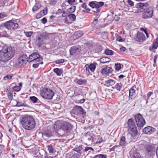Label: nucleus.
<instances>
[{
    "label": "nucleus",
    "instance_id": "obj_1",
    "mask_svg": "<svg viewBox=\"0 0 158 158\" xmlns=\"http://www.w3.org/2000/svg\"><path fill=\"white\" fill-rule=\"evenodd\" d=\"M20 125L25 129L31 130L35 127V123L33 117L31 115H21L19 118Z\"/></svg>",
    "mask_w": 158,
    "mask_h": 158
},
{
    "label": "nucleus",
    "instance_id": "obj_2",
    "mask_svg": "<svg viewBox=\"0 0 158 158\" xmlns=\"http://www.w3.org/2000/svg\"><path fill=\"white\" fill-rule=\"evenodd\" d=\"M15 52V48L12 47H4L1 51H0V57L2 55L6 59H11L14 56Z\"/></svg>",
    "mask_w": 158,
    "mask_h": 158
},
{
    "label": "nucleus",
    "instance_id": "obj_3",
    "mask_svg": "<svg viewBox=\"0 0 158 158\" xmlns=\"http://www.w3.org/2000/svg\"><path fill=\"white\" fill-rule=\"evenodd\" d=\"M128 130L130 133L129 135L133 137L136 135L138 133V130L132 118L129 119L128 120Z\"/></svg>",
    "mask_w": 158,
    "mask_h": 158
},
{
    "label": "nucleus",
    "instance_id": "obj_4",
    "mask_svg": "<svg viewBox=\"0 0 158 158\" xmlns=\"http://www.w3.org/2000/svg\"><path fill=\"white\" fill-rule=\"evenodd\" d=\"M54 94V93L52 90L46 88L43 89L40 93V96L42 98L47 99H51Z\"/></svg>",
    "mask_w": 158,
    "mask_h": 158
},
{
    "label": "nucleus",
    "instance_id": "obj_5",
    "mask_svg": "<svg viewBox=\"0 0 158 158\" xmlns=\"http://www.w3.org/2000/svg\"><path fill=\"white\" fill-rule=\"evenodd\" d=\"M48 38V35L45 33L38 35L36 38V43L38 46L41 47L45 43V40Z\"/></svg>",
    "mask_w": 158,
    "mask_h": 158
},
{
    "label": "nucleus",
    "instance_id": "obj_6",
    "mask_svg": "<svg viewBox=\"0 0 158 158\" xmlns=\"http://www.w3.org/2000/svg\"><path fill=\"white\" fill-rule=\"evenodd\" d=\"M56 127L57 130L59 131L61 129L64 131L68 132H69L72 129V126L71 124L67 122H64L60 125H54V128Z\"/></svg>",
    "mask_w": 158,
    "mask_h": 158
},
{
    "label": "nucleus",
    "instance_id": "obj_7",
    "mask_svg": "<svg viewBox=\"0 0 158 158\" xmlns=\"http://www.w3.org/2000/svg\"><path fill=\"white\" fill-rule=\"evenodd\" d=\"M135 123L137 126L140 128L143 127L146 122L143 117L140 113L136 114L135 116Z\"/></svg>",
    "mask_w": 158,
    "mask_h": 158
},
{
    "label": "nucleus",
    "instance_id": "obj_8",
    "mask_svg": "<svg viewBox=\"0 0 158 158\" xmlns=\"http://www.w3.org/2000/svg\"><path fill=\"white\" fill-rule=\"evenodd\" d=\"M4 26L7 29L12 30L17 29L18 27V24L12 20H10L5 22L4 23Z\"/></svg>",
    "mask_w": 158,
    "mask_h": 158
},
{
    "label": "nucleus",
    "instance_id": "obj_9",
    "mask_svg": "<svg viewBox=\"0 0 158 158\" xmlns=\"http://www.w3.org/2000/svg\"><path fill=\"white\" fill-rule=\"evenodd\" d=\"M73 113L77 115H80L83 114L84 110L81 106H76L72 110Z\"/></svg>",
    "mask_w": 158,
    "mask_h": 158
},
{
    "label": "nucleus",
    "instance_id": "obj_10",
    "mask_svg": "<svg viewBox=\"0 0 158 158\" xmlns=\"http://www.w3.org/2000/svg\"><path fill=\"white\" fill-rule=\"evenodd\" d=\"M104 3L103 2H97L92 1L89 2V5L92 8H96L98 9L103 6Z\"/></svg>",
    "mask_w": 158,
    "mask_h": 158
},
{
    "label": "nucleus",
    "instance_id": "obj_11",
    "mask_svg": "<svg viewBox=\"0 0 158 158\" xmlns=\"http://www.w3.org/2000/svg\"><path fill=\"white\" fill-rule=\"evenodd\" d=\"M112 71L113 70L111 67L106 66L102 69L101 73L103 75L107 76H108L110 73H111Z\"/></svg>",
    "mask_w": 158,
    "mask_h": 158
},
{
    "label": "nucleus",
    "instance_id": "obj_12",
    "mask_svg": "<svg viewBox=\"0 0 158 158\" xmlns=\"http://www.w3.org/2000/svg\"><path fill=\"white\" fill-rule=\"evenodd\" d=\"M80 46L79 45H76L72 47L70 49V54L71 55H76L80 51Z\"/></svg>",
    "mask_w": 158,
    "mask_h": 158
},
{
    "label": "nucleus",
    "instance_id": "obj_13",
    "mask_svg": "<svg viewBox=\"0 0 158 158\" xmlns=\"http://www.w3.org/2000/svg\"><path fill=\"white\" fill-rule=\"evenodd\" d=\"M153 13L152 9V8H149L143 13V17L144 19L151 18L152 15Z\"/></svg>",
    "mask_w": 158,
    "mask_h": 158
},
{
    "label": "nucleus",
    "instance_id": "obj_14",
    "mask_svg": "<svg viewBox=\"0 0 158 158\" xmlns=\"http://www.w3.org/2000/svg\"><path fill=\"white\" fill-rule=\"evenodd\" d=\"M53 127L52 126H48V127L47 130L44 132V135L48 137H50L52 135L53 133Z\"/></svg>",
    "mask_w": 158,
    "mask_h": 158
},
{
    "label": "nucleus",
    "instance_id": "obj_15",
    "mask_svg": "<svg viewBox=\"0 0 158 158\" xmlns=\"http://www.w3.org/2000/svg\"><path fill=\"white\" fill-rule=\"evenodd\" d=\"M130 154L131 158H142L139 153L135 149H132L130 152Z\"/></svg>",
    "mask_w": 158,
    "mask_h": 158
},
{
    "label": "nucleus",
    "instance_id": "obj_16",
    "mask_svg": "<svg viewBox=\"0 0 158 158\" xmlns=\"http://www.w3.org/2000/svg\"><path fill=\"white\" fill-rule=\"evenodd\" d=\"M135 37V40L139 42L143 41L145 39V38L144 35L139 32H138Z\"/></svg>",
    "mask_w": 158,
    "mask_h": 158
},
{
    "label": "nucleus",
    "instance_id": "obj_17",
    "mask_svg": "<svg viewBox=\"0 0 158 158\" xmlns=\"http://www.w3.org/2000/svg\"><path fill=\"white\" fill-rule=\"evenodd\" d=\"M155 131V129L151 127L148 126L145 127L143 130V132L147 135L153 133Z\"/></svg>",
    "mask_w": 158,
    "mask_h": 158
},
{
    "label": "nucleus",
    "instance_id": "obj_18",
    "mask_svg": "<svg viewBox=\"0 0 158 158\" xmlns=\"http://www.w3.org/2000/svg\"><path fill=\"white\" fill-rule=\"evenodd\" d=\"M42 59V58L37 52L33 53L29 56V59Z\"/></svg>",
    "mask_w": 158,
    "mask_h": 158
},
{
    "label": "nucleus",
    "instance_id": "obj_19",
    "mask_svg": "<svg viewBox=\"0 0 158 158\" xmlns=\"http://www.w3.org/2000/svg\"><path fill=\"white\" fill-rule=\"evenodd\" d=\"M146 149L147 151L148 152H150L152 154V155L154 154L155 152V148L154 147L151 145H148L146 147Z\"/></svg>",
    "mask_w": 158,
    "mask_h": 158
},
{
    "label": "nucleus",
    "instance_id": "obj_20",
    "mask_svg": "<svg viewBox=\"0 0 158 158\" xmlns=\"http://www.w3.org/2000/svg\"><path fill=\"white\" fill-rule=\"evenodd\" d=\"M76 81L77 83L80 85H84L86 84L87 82L86 80L85 79H76Z\"/></svg>",
    "mask_w": 158,
    "mask_h": 158
},
{
    "label": "nucleus",
    "instance_id": "obj_21",
    "mask_svg": "<svg viewBox=\"0 0 158 158\" xmlns=\"http://www.w3.org/2000/svg\"><path fill=\"white\" fill-rule=\"evenodd\" d=\"M83 33L81 31H78L73 34V37L74 39H77L81 37L83 35Z\"/></svg>",
    "mask_w": 158,
    "mask_h": 158
},
{
    "label": "nucleus",
    "instance_id": "obj_22",
    "mask_svg": "<svg viewBox=\"0 0 158 158\" xmlns=\"http://www.w3.org/2000/svg\"><path fill=\"white\" fill-rule=\"evenodd\" d=\"M127 144L125 138L124 136L121 137L119 142V144L121 146H125Z\"/></svg>",
    "mask_w": 158,
    "mask_h": 158
},
{
    "label": "nucleus",
    "instance_id": "obj_23",
    "mask_svg": "<svg viewBox=\"0 0 158 158\" xmlns=\"http://www.w3.org/2000/svg\"><path fill=\"white\" fill-rule=\"evenodd\" d=\"M32 60L31 61H28V60H17L16 62L17 65L18 64H21V65H25L27 61L31 62L32 60Z\"/></svg>",
    "mask_w": 158,
    "mask_h": 158
},
{
    "label": "nucleus",
    "instance_id": "obj_24",
    "mask_svg": "<svg viewBox=\"0 0 158 158\" xmlns=\"http://www.w3.org/2000/svg\"><path fill=\"white\" fill-rule=\"evenodd\" d=\"M129 98L132 99L135 94V91L133 88H131L129 90Z\"/></svg>",
    "mask_w": 158,
    "mask_h": 158
},
{
    "label": "nucleus",
    "instance_id": "obj_25",
    "mask_svg": "<svg viewBox=\"0 0 158 158\" xmlns=\"http://www.w3.org/2000/svg\"><path fill=\"white\" fill-rule=\"evenodd\" d=\"M148 6V4L147 3H137L136 5V7L137 8H140L143 7H146Z\"/></svg>",
    "mask_w": 158,
    "mask_h": 158
},
{
    "label": "nucleus",
    "instance_id": "obj_26",
    "mask_svg": "<svg viewBox=\"0 0 158 158\" xmlns=\"http://www.w3.org/2000/svg\"><path fill=\"white\" fill-rule=\"evenodd\" d=\"M112 151L116 152H119L121 151V149L119 146L115 145L111 148Z\"/></svg>",
    "mask_w": 158,
    "mask_h": 158
},
{
    "label": "nucleus",
    "instance_id": "obj_27",
    "mask_svg": "<svg viewBox=\"0 0 158 158\" xmlns=\"http://www.w3.org/2000/svg\"><path fill=\"white\" fill-rule=\"evenodd\" d=\"M82 146V145L78 147L74 148L73 150L76 151L77 153H81L83 148Z\"/></svg>",
    "mask_w": 158,
    "mask_h": 158
},
{
    "label": "nucleus",
    "instance_id": "obj_28",
    "mask_svg": "<svg viewBox=\"0 0 158 158\" xmlns=\"http://www.w3.org/2000/svg\"><path fill=\"white\" fill-rule=\"evenodd\" d=\"M53 71L58 76H60L62 73V70L61 69L58 68L54 69Z\"/></svg>",
    "mask_w": 158,
    "mask_h": 158
},
{
    "label": "nucleus",
    "instance_id": "obj_29",
    "mask_svg": "<svg viewBox=\"0 0 158 158\" xmlns=\"http://www.w3.org/2000/svg\"><path fill=\"white\" fill-rule=\"evenodd\" d=\"M7 95L9 100H12L13 98V94L12 92L10 90H8L7 91Z\"/></svg>",
    "mask_w": 158,
    "mask_h": 158
},
{
    "label": "nucleus",
    "instance_id": "obj_30",
    "mask_svg": "<svg viewBox=\"0 0 158 158\" xmlns=\"http://www.w3.org/2000/svg\"><path fill=\"white\" fill-rule=\"evenodd\" d=\"M105 83L107 84L112 85L114 84L115 81L113 80L110 79L105 81Z\"/></svg>",
    "mask_w": 158,
    "mask_h": 158
},
{
    "label": "nucleus",
    "instance_id": "obj_31",
    "mask_svg": "<svg viewBox=\"0 0 158 158\" xmlns=\"http://www.w3.org/2000/svg\"><path fill=\"white\" fill-rule=\"evenodd\" d=\"M17 106L19 107L21 106H24L25 107H28V105L25 103H23L20 102H18L16 105Z\"/></svg>",
    "mask_w": 158,
    "mask_h": 158
},
{
    "label": "nucleus",
    "instance_id": "obj_32",
    "mask_svg": "<svg viewBox=\"0 0 158 158\" xmlns=\"http://www.w3.org/2000/svg\"><path fill=\"white\" fill-rule=\"evenodd\" d=\"M96 68L95 65L94 64H91L88 66V69H90V70L92 72H93Z\"/></svg>",
    "mask_w": 158,
    "mask_h": 158
},
{
    "label": "nucleus",
    "instance_id": "obj_33",
    "mask_svg": "<svg viewBox=\"0 0 158 158\" xmlns=\"http://www.w3.org/2000/svg\"><path fill=\"white\" fill-rule=\"evenodd\" d=\"M68 17L69 19L73 21H74L76 20V16L74 14H71L69 15Z\"/></svg>",
    "mask_w": 158,
    "mask_h": 158
},
{
    "label": "nucleus",
    "instance_id": "obj_34",
    "mask_svg": "<svg viewBox=\"0 0 158 158\" xmlns=\"http://www.w3.org/2000/svg\"><path fill=\"white\" fill-rule=\"evenodd\" d=\"M115 35L117 41L119 42H123L124 41V39H123L120 36H119L117 34H115Z\"/></svg>",
    "mask_w": 158,
    "mask_h": 158
},
{
    "label": "nucleus",
    "instance_id": "obj_35",
    "mask_svg": "<svg viewBox=\"0 0 158 158\" xmlns=\"http://www.w3.org/2000/svg\"><path fill=\"white\" fill-rule=\"evenodd\" d=\"M76 6H73V7H70L69 8L67 11V12L69 13H72L74 12L75 10Z\"/></svg>",
    "mask_w": 158,
    "mask_h": 158
},
{
    "label": "nucleus",
    "instance_id": "obj_36",
    "mask_svg": "<svg viewBox=\"0 0 158 158\" xmlns=\"http://www.w3.org/2000/svg\"><path fill=\"white\" fill-rule=\"evenodd\" d=\"M13 76L12 75L8 74L5 76L3 78L5 81H8L11 79Z\"/></svg>",
    "mask_w": 158,
    "mask_h": 158
},
{
    "label": "nucleus",
    "instance_id": "obj_37",
    "mask_svg": "<svg viewBox=\"0 0 158 158\" xmlns=\"http://www.w3.org/2000/svg\"><path fill=\"white\" fill-rule=\"evenodd\" d=\"M122 84L120 83H117L115 85V88L118 90L120 91L121 89Z\"/></svg>",
    "mask_w": 158,
    "mask_h": 158
},
{
    "label": "nucleus",
    "instance_id": "obj_38",
    "mask_svg": "<svg viewBox=\"0 0 158 158\" xmlns=\"http://www.w3.org/2000/svg\"><path fill=\"white\" fill-rule=\"evenodd\" d=\"M158 47V45H157V44L156 43H155V42H153L152 47L150 48V50H151L155 49Z\"/></svg>",
    "mask_w": 158,
    "mask_h": 158
},
{
    "label": "nucleus",
    "instance_id": "obj_39",
    "mask_svg": "<svg viewBox=\"0 0 158 158\" xmlns=\"http://www.w3.org/2000/svg\"><path fill=\"white\" fill-rule=\"evenodd\" d=\"M105 52L106 55H112L113 54V52L111 50L106 49L105 51Z\"/></svg>",
    "mask_w": 158,
    "mask_h": 158
},
{
    "label": "nucleus",
    "instance_id": "obj_40",
    "mask_svg": "<svg viewBox=\"0 0 158 158\" xmlns=\"http://www.w3.org/2000/svg\"><path fill=\"white\" fill-rule=\"evenodd\" d=\"M87 6L86 4L85 3H83L82 5V7L85 9L86 10V11L87 12H89L90 11V9L87 8Z\"/></svg>",
    "mask_w": 158,
    "mask_h": 158
},
{
    "label": "nucleus",
    "instance_id": "obj_41",
    "mask_svg": "<svg viewBox=\"0 0 158 158\" xmlns=\"http://www.w3.org/2000/svg\"><path fill=\"white\" fill-rule=\"evenodd\" d=\"M20 87L18 86H15L13 88V91L15 92H18L20 90Z\"/></svg>",
    "mask_w": 158,
    "mask_h": 158
},
{
    "label": "nucleus",
    "instance_id": "obj_42",
    "mask_svg": "<svg viewBox=\"0 0 158 158\" xmlns=\"http://www.w3.org/2000/svg\"><path fill=\"white\" fill-rule=\"evenodd\" d=\"M39 8V5L38 4H36L33 7L32 10L35 11L37 10Z\"/></svg>",
    "mask_w": 158,
    "mask_h": 158
},
{
    "label": "nucleus",
    "instance_id": "obj_43",
    "mask_svg": "<svg viewBox=\"0 0 158 158\" xmlns=\"http://www.w3.org/2000/svg\"><path fill=\"white\" fill-rule=\"evenodd\" d=\"M48 150L50 153H53V148L51 145H48Z\"/></svg>",
    "mask_w": 158,
    "mask_h": 158
},
{
    "label": "nucleus",
    "instance_id": "obj_44",
    "mask_svg": "<svg viewBox=\"0 0 158 158\" xmlns=\"http://www.w3.org/2000/svg\"><path fill=\"white\" fill-rule=\"evenodd\" d=\"M30 98L31 101L34 103L36 102L37 100V98L34 96L30 97Z\"/></svg>",
    "mask_w": 158,
    "mask_h": 158
},
{
    "label": "nucleus",
    "instance_id": "obj_45",
    "mask_svg": "<svg viewBox=\"0 0 158 158\" xmlns=\"http://www.w3.org/2000/svg\"><path fill=\"white\" fill-rule=\"evenodd\" d=\"M115 69L116 70H119L121 69V65L120 64H116L115 65Z\"/></svg>",
    "mask_w": 158,
    "mask_h": 158
},
{
    "label": "nucleus",
    "instance_id": "obj_46",
    "mask_svg": "<svg viewBox=\"0 0 158 158\" xmlns=\"http://www.w3.org/2000/svg\"><path fill=\"white\" fill-rule=\"evenodd\" d=\"M33 33L32 31H28L25 32V34L27 37H30Z\"/></svg>",
    "mask_w": 158,
    "mask_h": 158
},
{
    "label": "nucleus",
    "instance_id": "obj_47",
    "mask_svg": "<svg viewBox=\"0 0 158 158\" xmlns=\"http://www.w3.org/2000/svg\"><path fill=\"white\" fill-rule=\"evenodd\" d=\"M27 56L26 54H23L20 55V56L19 57V59H27Z\"/></svg>",
    "mask_w": 158,
    "mask_h": 158
},
{
    "label": "nucleus",
    "instance_id": "obj_48",
    "mask_svg": "<svg viewBox=\"0 0 158 158\" xmlns=\"http://www.w3.org/2000/svg\"><path fill=\"white\" fill-rule=\"evenodd\" d=\"M127 3L131 6H132L134 5V2L131 0H128Z\"/></svg>",
    "mask_w": 158,
    "mask_h": 158
},
{
    "label": "nucleus",
    "instance_id": "obj_49",
    "mask_svg": "<svg viewBox=\"0 0 158 158\" xmlns=\"http://www.w3.org/2000/svg\"><path fill=\"white\" fill-rule=\"evenodd\" d=\"M153 93L152 92H149L147 94V101H148L149 100H150V97L153 94Z\"/></svg>",
    "mask_w": 158,
    "mask_h": 158
},
{
    "label": "nucleus",
    "instance_id": "obj_50",
    "mask_svg": "<svg viewBox=\"0 0 158 158\" xmlns=\"http://www.w3.org/2000/svg\"><path fill=\"white\" fill-rule=\"evenodd\" d=\"M6 16V15L5 14L0 13V21L2 20Z\"/></svg>",
    "mask_w": 158,
    "mask_h": 158
},
{
    "label": "nucleus",
    "instance_id": "obj_51",
    "mask_svg": "<svg viewBox=\"0 0 158 158\" xmlns=\"http://www.w3.org/2000/svg\"><path fill=\"white\" fill-rule=\"evenodd\" d=\"M65 62L64 60H56L55 63L56 64H59L60 63H63Z\"/></svg>",
    "mask_w": 158,
    "mask_h": 158
},
{
    "label": "nucleus",
    "instance_id": "obj_52",
    "mask_svg": "<svg viewBox=\"0 0 158 158\" xmlns=\"http://www.w3.org/2000/svg\"><path fill=\"white\" fill-rule=\"evenodd\" d=\"M102 38L103 39H106L107 38V33L106 32H104L102 35Z\"/></svg>",
    "mask_w": 158,
    "mask_h": 158
},
{
    "label": "nucleus",
    "instance_id": "obj_53",
    "mask_svg": "<svg viewBox=\"0 0 158 158\" xmlns=\"http://www.w3.org/2000/svg\"><path fill=\"white\" fill-rule=\"evenodd\" d=\"M47 20L46 18H44L41 20V22L44 24H45L47 23Z\"/></svg>",
    "mask_w": 158,
    "mask_h": 158
},
{
    "label": "nucleus",
    "instance_id": "obj_54",
    "mask_svg": "<svg viewBox=\"0 0 158 158\" xmlns=\"http://www.w3.org/2000/svg\"><path fill=\"white\" fill-rule=\"evenodd\" d=\"M42 12L43 13V15H46L47 13V9L46 8H45L43 10Z\"/></svg>",
    "mask_w": 158,
    "mask_h": 158
},
{
    "label": "nucleus",
    "instance_id": "obj_55",
    "mask_svg": "<svg viewBox=\"0 0 158 158\" xmlns=\"http://www.w3.org/2000/svg\"><path fill=\"white\" fill-rule=\"evenodd\" d=\"M95 158H106V157L102 155H96Z\"/></svg>",
    "mask_w": 158,
    "mask_h": 158
},
{
    "label": "nucleus",
    "instance_id": "obj_56",
    "mask_svg": "<svg viewBox=\"0 0 158 158\" xmlns=\"http://www.w3.org/2000/svg\"><path fill=\"white\" fill-rule=\"evenodd\" d=\"M75 2V0H68V2L70 5L73 4Z\"/></svg>",
    "mask_w": 158,
    "mask_h": 158
},
{
    "label": "nucleus",
    "instance_id": "obj_57",
    "mask_svg": "<svg viewBox=\"0 0 158 158\" xmlns=\"http://www.w3.org/2000/svg\"><path fill=\"white\" fill-rule=\"evenodd\" d=\"M88 65H86L85 66V68H86V72L87 73H90V72L89 70H90V69H88Z\"/></svg>",
    "mask_w": 158,
    "mask_h": 158
},
{
    "label": "nucleus",
    "instance_id": "obj_58",
    "mask_svg": "<svg viewBox=\"0 0 158 158\" xmlns=\"http://www.w3.org/2000/svg\"><path fill=\"white\" fill-rule=\"evenodd\" d=\"M140 30L141 31H143L145 33L146 35L148 33L146 29H144V28H141L140 29Z\"/></svg>",
    "mask_w": 158,
    "mask_h": 158
},
{
    "label": "nucleus",
    "instance_id": "obj_59",
    "mask_svg": "<svg viewBox=\"0 0 158 158\" xmlns=\"http://www.w3.org/2000/svg\"><path fill=\"white\" fill-rule=\"evenodd\" d=\"M140 30L141 31H143L145 33L146 35L148 33L146 29H144V28H141L140 29Z\"/></svg>",
    "mask_w": 158,
    "mask_h": 158
},
{
    "label": "nucleus",
    "instance_id": "obj_60",
    "mask_svg": "<svg viewBox=\"0 0 158 158\" xmlns=\"http://www.w3.org/2000/svg\"><path fill=\"white\" fill-rule=\"evenodd\" d=\"M140 30L141 31H143L145 33L146 35L148 33L146 29H144V28H141L140 29Z\"/></svg>",
    "mask_w": 158,
    "mask_h": 158
},
{
    "label": "nucleus",
    "instance_id": "obj_61",
    "mask_svg": "<svg viewBox=\"0 0 158 158\" xmlns=\"http://www.w3.org/2000/svg\"><path fill=\"white\" fill-rule=\"evenodd\" d=\"M39 65V63L36 64H34L32 65V66L35 68H37Z\"/></svg>",
    "mask_w": 158,
    "mask_h": 158
},
{
    "label": "nucleus",
    "instance_id": "obj_62",
    "mask_svg": "<svg viewBox=\"0 0 158 158\" xmlns=\"http://www.w3.org/2000/svg\"><path fill=\"white\" fill-rule=\"evenodd\" d=\"M41 15L40 13H38L36 15V17L37 18H40L41 17Z\"/></svg>",
    "mask_w": 158,
    "mask_h": 158
},
{
    "label": "nucleus",
    "instance_id": "obj_63",
    "mask_svg": "<svg viewBox=\"0 0 158 158\" xmlns=\"http://www.w3.org/2000/svg\"><path fill=\"white\" fill-rule=\"evenodd\" d=\"M98 20V19H95L94 20V21L93 22V24H94V25H95L97 23V21Z\"/></svg>",
    "mask_w": 158,
    "mask_h": 158
},
{
    "label": "nucleus",
    "instance_id": "obj_64",
    "mask_svg": "<svg viewBox=\"0 0 158 158\" xmlns=\"http://www.w3.org/2000/svg\"><path fill=\"white\" fill-rule=\"evenodd\" d=\"M87 139L89 141H92L93 139V138L91 136H88Z\"/></svg>",
    "mask_w": 158,
    "mask_h": 158
}]
</instances>
